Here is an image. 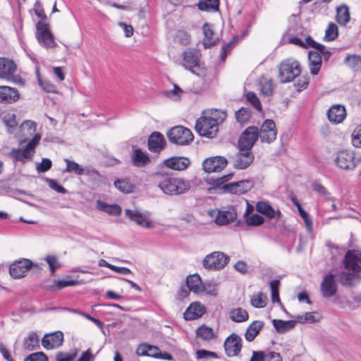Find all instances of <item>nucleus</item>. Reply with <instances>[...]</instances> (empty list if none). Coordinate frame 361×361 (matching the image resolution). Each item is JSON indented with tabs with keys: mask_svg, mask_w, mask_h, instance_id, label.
Masks as SVG:
<instances>
[{
	"mask_svg": "<svg viewBox=\"0 0 361 361\" xmlns=\"http://www.w3.org/2000/svg\"><path fill=\"white\" fill-rule=\"evenodd\" d=\"M157 186L164 194L174 196L187 192L191 185L189 180L181 178L161 176L157 182Z\"/></svg>",
	"mask_w": 361,
	"mask_h": 361,
	"instance_id": "f257e3e1",
	"label": "nucleus"
},
{
	"mask_svg": "<svg viewBox=\"0 0 361 361\" xmlns=\"http://www.w3.org/2000/svg\"><path fill=\"white\" fill-rule=\"evenodd\" d=\"M301 73V66L298 61L288 59L283 61L279 66V80L286 83L293 81Z\"/></svg>",
	"mask_w": 361,
	"mask_h": 361,
	"instance_id": "f03ea898",
	"label": "nucleus"
},
{
	"mask_svg": "<svg viewBox=\"0 0 361 361\" xmlns=\"http://www.w3.org/2000/svg\"><path fill=\"white\" fill-rule=\"evenodd\" d=\"M183 63L182 66L191 73L200 75L203 72L200 58L201 54L196 49H187L182 54Z\"/></svg>",
	"mask_w": 361,
	"mask_h": 361,
	"instance_id": "7ed1b4c3",
	"label": "nucleus"
},
{
	"mask_svg": "<svg viewBox=\"0 0 361 361\" xmlns=\"http://www.w3.org/2000/svg\"><path fill=\"white\" fill-rule=\"evenodd\" d=\"M169 140L178 145H187L194 139L191 130L182 126L171 128L166 133Z\"/></svg>",
	"mask_w": 361,
	"mask_h": 361,
	"instance_id": "20e7f679",
	"label": "nucleus"
},
{
	"mask_svg": "<svg viewBox=\"0 0 361 361\" xmlns=\"http://www.w3.org/2000/svg\"><path fill=\"white\" fill-rule=\"evenodd\" d=\"M229 257L221 252L215 251L207 255L202 261V266L208 270L223 269L229 262Z\"/></svg>",
	"mask_w": 361,
	"mask_h": 361,
	"instance_id": "39448f33",
	"label": "nucleus"
},
{
	"mask_svg": "<svg viewBox=\"0 0 361 361\" xmlns=\"http://www.w3.org/2000/svg\"><path fill=\"white\" fill-rule=\"evenodd\" d=\"M17 66L13 60L0 58V78L16 84L23 83V80L15 75Z\"/></svg>",
	"mask_w": 361,
	"mask_h": 361,
	"instance_id": "423d86ee",
	"label": "nucleus"
},
{
	"mask_svg": "<svg viewBox=\"0 0 361 361\" xmlns=\"http://www.w3.org/2000/svg\"><path fill=\"white\" fill-rule=\"evenodd\" d=\"M359 159H356L355 154L350 150H342L337 154L335 159L336 166L342 170H354L357 166Z\"/></svg>",
	"mask_w": 361,
	"mask_h": 361,
	"instance_id": "0eeeda50",
	"label": "nucleus"
},
{
	"mask_svg": "<svg viewBox=\"0 0 361 361\" xmlns=\"http://www.w3.org/2000/svg\"><path fill=\"white\" fill-rule=\"evenodd\" d=\"M195 130L200 136L212 138L216 135L218 126L207 116H203L196 121Z\"/></svg>",
	"mask_w": 361,
	"mask_h": 361,
	"instance_id": "6e6552de",
	"label": "nucleus"
},
{
	"mask_svg": "<svg viewBox=\"0 0 361 361\" xmlns=\"http://www.w3.org/2000/svg\"><path fill=\"white\" fill-rule=\"evenodd\" d=\"M254 158V154L251 151L238 148V152L231 158V162L233 168L243 170L252 164Z\"/></svg>",
	"mask_w": 361,
	"mask_h": 361,
	"instance_id": "1a4fd4ad",
	"label": "nucleus"
},
{
	"mask_svg": "<svg viewBox=\"0 0 361 361\" xmlns=\"http://www.w3.org/2000/svg\"><path fill=\"white\" fill-rule=\"evenodd\" d=\"M258 128L256 126L247 127L240 135L238 147L251 151L258 137Z\"/></svg>",
	"mask_w": 361,
	"mask_h": 361,
	"instance_id": "9d476101",
	"label": "nucleus"
},
{
	"mask_svg": "<svg viewBox=\"0 0 361 361\" xmlns=\"http://www.w3.org/2000/svg\"><path fill=\"white\" fill-rule=\"evenodd\" d=\"M258 137L262 142L271 143L276 139L277 130L274 121L266 119L258 129Z\"/></svg>",
	"mask_w": 361,
	"mask_h": 361,
	"instance_id": "9b49d317",
	"label": "nucleus"
},
{
	"mask_svg": "<svg viewBox=\"0 0 361 361\" xmlns=\"http://www.w3.org/2000/svg\"><path fill=\"white\" fill-rule=\"evenodd\" d=\"M32 267H37V264H34L31 260L23 258L14 262L10 265L9 273L13 278L20 279L23 277L25 273Z\"/></svg>",
	"mask_w": 361,
	"mask_h": 361,
	"instance_id": "f8f14e48",
	"label": "nucleus"
},
{
	"mask_svg": "<svg viewBox=\"0 0 361 361\" xmlns=\"http://www.w3.org/2000/svg\"><path fill=\"white\" fill-rule=\"evenodd\" d=\"M343 263L347 270L360 273L361 271V251L348 250L344 257Z\"/></svg>",
	"mask_w": 361,
	"mask_h": 361,
	"instance_id": "ddd939ff",
	"label": "nucleus"
},
{
	"mask_svg": "<svg viewBox=\"0 0 361 361\" xmlns=\"http://www.w3.org/2000/svg\"><path fill=\"white\" fill-rule=\"evenodd\" d=\"M224 347L227 356H238L242 349V338L233 333L226 338Z\"/></svg>",
	"mask_w": 361,
	"mask_h": 361,
	"instance_id": "4468645a",
	"label": "nucleus"
},
{
	"mask_svg": "<svg viewBox=\"0 0 361 361\" xmlns=\"http://www.w3.org/2000/svg\"><path fill=\"white\" fill-rule=\"evenodd\" d=\"M338 290L336 276L331 273L326 274L320 285V291L324 298L334 296Z\"/></svg>",
	"mask_w": 361,
	"mask_h": 361,
	"instance_id": "2eb2a0df",
	"label": "nucleus"
},
{
	"mask_svg": "<svg viewBox=\"0 0 361 361\" xmlns=\"http://www.w3.org/2000/svg\"><path fill=\"white\" fill-rule=\"evenodd\" d=\"M253 185L252 181L250 180L230 183L224 185V192L240 195L250 190Z\"/></svg>",
	"mask_w": 361,
	"mask_h": 361,
	"instance_id": "dca6fc26",
	"label": "nucleus"
},
{
	"mask_svg": "<svg viewBox=\"0 0 361 361\" xmlns=\"http://www.w3.org/2000/svg\"><path fill=\"white\" fill-rule=\"evenodd\" d=\"M36 36L38 42L46 47L52 48L56 46L54 37L45 23H37Z\"/></svg>",
	"mask_w": 361,
	"mask_h": 361,
	"instance_id": "f3484780",
	"label": "nucleus"
},
{
	"mask_svg": "<svg viewBox=\"0 0 361 361\" xmlns=\"http://www.w3.org/2000/svg\"><path fill=\"white\" fill-rule=\"evenodd\" d=\"M228 164L227 159L221 156L206 159L202 163L203 169L207 173L220 172Z\"/></svg>",
	"mask_w": 361,
	"mask_h": 361,
	"instance_id": "a211bd4d",
	"label": "nucleus"
},
{
	"mask_svg": "<svg viewBox=\"0 0 361 361\" xmlns=\"http://www.w3.org/2000/svg\"><path fill=\"white\" fill-rule=\"evenodd\" d=\"M63 341V334L61 331H56L52 334H46L42 339V346L51 350L60 347Z\"/></svg>",
	"mask_w": 361,
	"mask_h": 361,
	"instance_id": "6ab92c4d",
	"label": "nucleus"
},
{
	"mask_svg": "<svg viewBox=\"0 0 361 361\" xmlns=\"http://www.w3.org/2000/svg\"><path fill=\"white\" fill-rule=\"evenodd\" d=\"M165 145L164 136L159 132H153L148 138L147 146L152 152H160L164 148Z\"/></svg>",
	"mask_w": 361,
	"mask_h": 361,
	"instance_id": "aec40b11",
	"label": "nucleus"
},
{
	"mask_svg": "<svg viewBox=\"0 0 361 361\" xmlns=\"http://www.w3.org/2000/svg\"><path fill=\"white\" fill-rule=\"evenodd\" d=\"M329 121L338 124L343 121L346 117V111L344 106L341 104L333 105L326 112Z\"/></svg>",
	"mask_w": 361,
	"mask_h": 361,
	"instance_id": "412c9836",
	"label": "nucleus"
},
{
	"mask_svg": "<svg viewBox=\"0 0 361 361\" xmlns=\"http://www.w3.org/2000/svg\"><path fill=\"white\" fill-rule=\"evenodd\" d=\"M20 94L16 88L8 86H0V102L12 104L18 100Z\"/></svg>",
	"mask_w": 361,
	"mask_h": 361,
	"instance_id": "4be33fe9",
	"label": "nucleus"
},
{
	"mask_svg": "<svg viewBox=\"0 0 361 361\" xmlns=\"http://www.w3.org/2000/svg\"><path fill=\"white\" fill-rule=\"evenodd\" d=\"M237 217V213L233 207H230L227 210H219L215 218V222L217 225L224 226L233 222Z\"/></svg>",
	"mask_w": 361,
	"mask_h": 361,
	"instance_id": "5701e85b",
	"label": "nucleus"
},
{
	"mask_svg": "<svg viewBox=\"0 0 361 361\" xmlns=\"http://www.w3.org/2000/svg\"><path fill=\"white\" fill-rule=\"evenodd\" d=\"M205 313V307L199 302H192L183 314L185 320H194L201 317Z\"/></svg>",
	"mask_w": 361,
	"mask_h": 361,
	"instance_id": "b1692460",
	"label": "nucleus"
},
{
	"mask_svg": "<svg viewBox=\"0 0 361 361\" xmlns=\"http://www.w3.org/2000/svg\"><path fill=\"white\" fill-rule=\"evenodd\" d=\"M132 164L138 168H142L151 162L149 154L138 148H134L131 155Z\"/></svg>",
	"mask_w": 361,
	"mask_h": 361,
	"instance_id": "393cba45",
	"label": "nucleus"
},
{
	"mask_svg": "<svg viewBox=\"0 0 361 361\" xmlns=\"http://www.w3.org/2000/svg\"><path fill=\"white\" fill-rule=\"evenodd\" d=\"M125 214L131 221H135L137 225L150 228L152 224L146 216L137 210L126 209Z\"/></svg>",
	"mask_w": 361,
	"mask_h": 361,
	"instance_id": "a878e982",
	"label": "nucleus"
},
{
	"mask_svg": "<svg viewBox=\"0 0 361 361\" xmlns=\"http://www.w3.org/2000/svg\"><path fill=\"white\" fill-rule=\"evenodd\" d=\"M361 281L359 272L341 271L339 274V281L344 286L352 287L358 284Z\"/></svg>",
	"mask_w": 361,
	"mask_h": 361,
	"instance_id": "bb28decb",
	"label": "nucleus"
},
{
	"mask_svg": "<svg viewBox=\"0 0 361 361\" xmlns=\"http://www.w3.org/2000/svg\"><path fill=\"white\" fill-rule=\"evenodd\" d=\"M190 164L189 159L183 157H174L164 161V164L168 168L173 170L182 171L185 169Z\"/></svg>",
	"mask_w": 361,
	"mask_h": 361,
	"instance_id": "cd10ccee",
	"label": "nucleus"
},
{
	"mask_svg": "<svg viewBox=\"0 0 361 361\" xmlns=\"http://www.w3.org/2000/svg\"><path fill=\"white\" fill-rule=\"evenodd\" d=\"M256 209L258 212L266 216L269 219H274L275 217L279 219L282 214L280 211H275L273 207L266 202H259L256 204Z\"/></svg>",
	"mask_w": 361,
	"mask_h": 361,
	"instance_id": "c85d7f7f",
	"label": "nucleus"
},
{
	"mask_svg": "<svg viewBox=\"0 0 361 361\" xmlns=\"http://www.w3.org/2000/svg\"><path fill=\"white\" fill-rule=\"evenodd\" d=\"M310 73L313 75L318 74L322 63L320 54L316 51H310L308 53Z\"/></svg>",
	"mask_w": 361,
	"mask_h": 361,
	"instance_id": "c756f323",
	"label": "nucleus"
},
{
	"mask_svg": "<svg viewBox=\"0 0 361 361\" xmlns=\"http://www.w3.org/2000/svg\"><path fill=\"white\" fill-rule=\"evenodd\" d=\"M264 326L262 321L256 320L252 322L247 328L245 334V338L248 342H252L255 340L256 336L259 334L260 331Z\"/></svg>",
	"mask_w": 361,
	"mask_h": 361,
	"instance_id": "7c9ffc66",
	"label": "nucleus"
},
{
	"mask_svg": "<svg viewBox=\"0 0 361 361\" xmlns=\"http://www.w3.org/2000/svg\"><path fill=\"white\" fill-rule=\"evenodd\" d=\"M296 321L295 320H288V321H283L281 319H273L272 320V324L274 327L276 329V331L279 334H285L288 332V331L293 329L295 324Z\"/></svg>",
	"mask_w": 361,
	"mask_h": 361,
	"instance_id": "2f4dec72",
	"label": "nucleus"
},
{
	"mask_svg": "<svg viewBox=\"0 0 361 361\" xmlns=\"http://www.w3.org/2000/svg\"><path fill=\"white\" fill-rule=\"evenodd\" d=\"M23 347L24 350L27 351H32L39 348V341L37 334L35 332L29 333L28 336L24 339Z\"/></svg>",
	"mask_w": 361,
	"mask_h": 361,
	"instance_id": "473e14b6",
	"label": "nucleus"
},
{
	"mask_svg": "<svg viewBox=\"0 0 361 361\" xmlns=\"http://www.w3.org/2000/svg\"><path fill=\"white\" fill-rule=\"evenodd\" d=\"M186 284L190 290L199 293L202 291L203 283L198 274H193L188 276L186 279Z\"/></svg>",
	"mask_w": 361,
	"mask_h": 361,
	"instance_id": "72a5a7b5",
	"label": "nucleus"
},
{
	"mask_svg": "<svg viewBox=\"0 0 361 361\" xmlns=\"http://www.w3.org/2000/svg\"><path fill=\"white\" fill-rule=\"evenodd\" d=\"M229 318L235 322L241 323L248 320L249 314L245 310L238 307L230 311Z\"/></svg>",
	"mask_w": 361,
	"mask_h": 361,
	"instance_id": "f704fd0d",
	"label": "nucleus"
},
{
	"mask_svg": "<svg viewBox=\"0 0 361 361\" xmlns=\"http://www.w3.org/2000/svg\"><path fill=\"white\" fill-rule=\"evenodd\" d=\"M203 32L204 35V45L205 47H211L212 46L215 44V41L214 40V30L213 25L208 23H205L203 25Z\"/></svg>",
	"mask_w": 361,
	"mask_h": 361,
	"instance_id": "c9c22d12",
	"label": "nucleus"
},
{
	"mask_svg": "<svg viewBox=\"0 0 361 361\" xmlns=\"http://www.w3.org/2000/svg\"><path fill=\"white\" fill-rule=\"evenodd\" d=\"M336 20L342 26H345L350 20V13L348 7L343 5L337 8Z\"/></svg>",
	"mask_w": 361,
	"mask_h": 361,
	"instance_id": "e433bc0d",
	"label": "nucleus"
},
{
	"mask_svg": "<svg viewBox=\"0 0 361 361\" xmlns=\"http://www.w3.org/2000/svg\"><path fill=\"white\" fill-rule=\"evenodd\" d=\"M97 207L99 210L114 216H118L121 213V208L118 204L110 205L105 202L98 201Z\"/></svg>",
	"mask_w": 361,
	"mask_h": 361,
	"instance_id": "4c0bfd02",
	"label": "nucleus"
},
{
	"mask_svg": "<svg viewBox=\"0 0 361 361\" xmlns=\"http://www.w3.org/2000/svg\"><path fill=\"white\" fill-rule=\"evenodd\" d=\"M11 156L15 161L24 162L25 160L31 159L32 157L25 147L23 149H13L11 152Z\"/></svg>",
	"mask_w": 361,
	"mask_h": 361,
	"instance_id": "58836bf2",
	"label": "nucleus"
},
{
	"mask_svg": "<svg viewBox=\"0 0 361 361\" xmlns=\"http://www.w3.org/2000/svg\"><path fill=\"white\" fill-rule=\"evenodd\" d=\"M64 161L66 164V167L65 171L67 173H74L76 175L80 176L85 173V169L75 162L74 161L70 160L68 159H65Z\"/></svg>",
	"mask_w": 361,
	"mask_h": 361,
	"instance_id": "ea45409f",
	"label": "nucleus"
},
{
	"mask_svg": "<svg viewBox=\"0 0 361 361\" xmlns=\"http://www.w3.org/2000/svg\"><path fill=\"white\" fill-rule=\"evenodd\" d=\"M233 176V173H228L218 178H211L208 180V183L213 185L215 188L221 189L224 191V185Z\"/></svg>",
	"mask_w": 361,
	"mask_h": 361,
	"instance_id": "a19ab883",
	"label": "nucleus"
},
{
	"mask_svg": "<svg viewBox=\"0 0 361 361\" xmlns=\"http://www.w3.org/2000/svg\"><path fill=\"white\" fill-rule=\"evenodd\" d=\"M345 63L354 71H361V56L359 55H348L345 59Z\"/></svg>",
	"mask_w": 361,
	"mask_h": 361,
	"instance_id": "79ce46f5",
	"label": "nucleus"
},
{
	"mask_svg": "<svg viewBox=\"0 0 361 361\" xmlns=\"http://www.w3.org/2000/svg\"><path fill=\"white\" fill-rule=\"evenodd\" d=\"M212 122H214L219 126V124L222 123L226 118V114L225 111L219 109H212L210 111L208 115H206Z\"/></svg>",
	"mask_w": 361,
	"mask_h": 361,
	"instance_id": "37998d69",
	"label": "nucleus"
},
{
	"mask_svg": "<svg viewBox=\"0 0 361 361\" xmlns=\"http://www.w3.org/2000/svg\"><path fill=\"white\" fill-rule=\"evenodd\" d=\"M196 334L199 338L204 341L212 340L215 336L213 329L204 325H202L197 328Z\"/></svg>",
	"mask_w": 361,
	"mask_h": 361,
	"instance_id": "c03bdc74",
	"label": "nucleus"
},
{
	"mask_svg": "<svg viewBox=\"0 0 361 361\" xmlns=\"http://www.w3.org/2000/svg\"><path fill=\"white\" fill-rule=\"evenodd\" d=\"M219 0H200L199 9L201 11H218Z\"/></svg>",
	"mask_w": 361,
	"mask_h": 361,
	"instance_id": "a18cd8bd",
	"label": "nucleus"
},
{
	"mask_svg": "<svg viewBox=\"0 0 361 361\" xmlns=\"http://www.w3.org/2000/svg\"><path fill=\"white\" fill-rule=\"evenodd\" d=\"M78 352V348H73L70 352H59L56 355V361H73Z\"/></svg>",
	"mask_w": 361,
	"mask_h": 361,
	"instance_id": "49530a36",
	"label": "nucleus"
},
{
	"mask_svg": "<svg viewBox=\"0 0 361 361\" xmlns=\"http://www.w3.org/2000/svg\"><path fill=\"white\" fill-rule=\"evenodd\" d=\"M115 187L120 191L129 193L133 191V185L128 179H117L114 181Z\"/></svg>",
	"mask_w": 361,
	"mask_h": 361,
	"instance_id": "de8ad7c7",
	"label": "nucleus"
},
{
	"mask_svg": "<svg viewBox=\"0 0 361 361\" xmlns=\"http://www.w3.org/2000/svg\"><path fill=\"white\" fill-rule=\"evenodd\" d=\"M16 118V116L14 114L10 113L6 114L3 117V121L9 133H13L18 125Z\"/></svg>",
	"mask_w": 361,
	"mask_h": 361,
	"instance_id": "09e8293b",
	"label": "nucleus"
},
{
	"mask_svg": "<svg viewBox=\"0 0 361 361\" xmlns=\"http://www.w3.org/2000/svg\"><path fill=\"white\" fill-rule=\"evenodd\" d=\"M250 302L256 308H262L267 305V297L262 293H258L251 298Z\"/></svg>",
	"mask_w": 361,
	"mask_h": 361,
	"instance_id": "8fccbe9b",
	"label": "nucleus"
},
{
	"mask_svg": "<svg viewBox=\"0 0 361 361\" xmlns=\"http://www.w3.org/2000/svg\"><path fill=\"white\" fill-rule=\"evenodd\" d=\"M238 122L244 123L247 122L251 116V111L249 108L242 107L235 114Z\"/></svg>",
	"mask_w": 361,
	"mask_h": 361,
	"instance_id": "3c124183",
	"label": "nucleus"
},
{
	"mask_svg": "<svg viewBox=\"0 0 361 361\" xmlns=\"http://www.w3.org/2000/svg\"><path fill=\"white\" fill-rule=\"evenodd\" d=\"M338 35V26L334 23H330L326 30L324 39L326 41H332L337 38Z\"/></svg>",
	"mask_w": 361,
	"mask_h": 361,
	"instance_id": "603ef678",
	"label": "nucleus"
},
{
	"mask_svg": "<svg viewBox=\"0 0 361 361\" xmlns=\"http://www.w3.org/2000/svg\"><path fill=\"white\" fill-rule=\"evenodd\" d=\"M279 280H273L270 282V288L271 291V300L273 302H278L281 304L279 298Z\"/></svg>",
	"mask_w": 361,
	"mask_h": 361,
	"instance_id": "864d4df0",
	"label": "nucleus"
},
{
	"mask_svg": "<svg viewBox=\"0 0 361 361\" xmlns=\"http://www.w3.org/2000/svg\"><path fill=\"white\" fill-rule=\"evenodd\" d=\"M245 221L246 224L249 226H258L262 225L264 221V218L257 214L247 216L245 218Z\"/></svg>",
	"mask_w": 361,
	"mask_h": 361,
	"instance_id": "5fc2aeb1",
	"label": "nucleus"
},
{
	"mask_svg": "<svg viewBox=\"0 0 361 361\" xmlns=\"http://www.w3.org/2000/svg\"><path fill=\"white\" fill-rule=\"evenodd\" d=\"M246 99L247 102L250 103L256 110L258 111H262V108L260 101L254 92H247L246 94Z\"/></svg>",
	"mask_w": 361,
	"mask_h": 361,
	"instance_id": "6e6d98bb",
	"label": "nucleus"
},
{
	"mask_svg": "<svg viewBox=\"0 0 361 361\" xmlns=\"http://www.w3.org/2000/svg\"><path fill=\"white\" fill-rule=\"evenodd\" d=\"M45 261L49 265L51 274L54 275L56 270L61 266L56 257L54 255H48L45 257Z\"/></svg>",
	"mask_w": 361,
	"mask_h": 361,
	"instance_id": "4d7b16f0",
	"label": "nucleus"
},
{
	"mask_svg": "<svg viewBox=\"0 0 361 361\" xmlns=\"http://www.w3.org/2000/svg\"><path fill=\"white\" fill-rule=\"evenodd\" d=\"M182 94L183 90L177 85H173V90H167L164 93L165 96L173 100H178Z\"/></svg>",
	"mask_w": 361,
	"mask_h": 361,
	"instance_id": "13d9d810",
	"label": "nucleus"
},
{
	"mask_svg": "<svg viewBox=\"0 0 361 361\" xmlns=\"http://www.w3.org/2000/svg\"><path fill=\"white\" fill-rule=\"evenodd\" d=\"M46 181L48 183L49 186L51 189L56 191L57 192L61 193V194L67 193L66 189L65 188H63L61 185L59 184L56 180L51 179V178H47Z\"/></svg>",
	"mask_w": 361,
	"mask_h": 361,
	"instance_id": "bf43d9fd",
	"label": "nucleus"
},
{
	"mask_svg": "<svg viewBox=\"0 0 361 361\" xmlns=\"http://www.w3.org/2000/svg\"><path fill=\"white\" fill-rule=\"evenodd\" d=\"M24 361H48V357L42 352L33 353L25 357Z\"/></svg>",
	"mask_w": 361,
	"mask_h": 361,
	"instance_id": "052dcab7",
	"label": "nucleus"
},
{
	"mask_svg": "<svg viewBox=\"0 0 361 361\" xmlns=\"http://www.w3.org/2000/svg\"><path fill=\"white\" fill-rule=\"evenodd\" d=\"M52 166L51 161L48 158H43L42 162L37 164L36 169L39 173H44L49 171Z\"/></svg>",
	"mask_w": 361,
	"mask_h": 361,
	"instance_id": "680f3d73",
	"label": "nucleus"
},
{
	"mask_svg": "<svg viewBox=\"0 0 361 361\" xmlns=\"http://www.w3.org/2000/svg\"><path fill=\"white\" fill-rule=\"evenodd\" d=\"M297 321L300 323H305V322L314 323V322H317V319H315L314 312H308L305 313L302 315H299L297 317Z\"/></svg>",
	"mask_w": 361,
	"mask_h": 361,
	"instance_id": "e2e57ef3",
	"label": "nucleus"
},
{
	"mask_svg": "<svg viewBox=\"0 0 361 361\" xmlns=\"http://www.w3.org/2000/svg\"><path fill=\"white\" fill-rule=\"evenodd\" d=\"M196 357L197 359H209V358H218V355L212 351H208L207 350H199L196 352Z\"/></svg>",
	"mask_w": 361,
	"mask_h": 361,
	"instance_id": "0e129e2a",
	"label": "nucleus"
},
{
	"mask_svg": "<svg viewBox=\"0 0 361 361\" xmlns=\"http://www.w3.org/2000/svg\"><path fill=\"white\" fill-rule=\"evenodd\" d=\"M38 82L42 88L47 92L54 93L56 92V87L48 80H43L40 78Z\"/></svg>",
	"mask_w": 361,
	"mask_h": 361,
	"instance_id": "69168bd1",
	"label": "nucleus"
},
{
	"mask_svg": "<svg viewBox=\"0 0 361 361\" xmlns=\"http://www.w3.org/2000/svg\"><path fill=\"white\" fill-rule=\"evenodd\" d=\"M54 284L59 290L65 287L75 286L78 284V282L75 280H54Z\"/></svg>",
	"mask_w": 361,
	"mask_h": 361,
	"instance_id": "338daca9",
	"label": "nucleus"
},
{
	"mask_svg": "<svg viewBox=\"0 0 361 361\" xmlns=\"http://www.w3.org/2000/svg\"><path fill=\"white\" fill-rule=\"evenodd\" d=\"M353 145L356 147H361V126L357 127L353 133Z\"/></svg>",
	"mask_w": 361,
	"mask_h": 361,
	"instance_id": "774afa93",
	"label": "nucleus"
}]
</instances>
